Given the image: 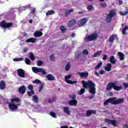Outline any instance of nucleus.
Listing matches in <instances>:
<instances>
[{
    "label": "nucleus",
    "instance_id": "nucleus-1",
    "mask_svg": "<svg viewBox=\"0 0 128 128\" xmlns=\"http://www.w3.org/2000/svg\"><path fill=\"white\" fill-rule=\"evenodd\" d=\"M82 88H89V92L90 94H92V95L89 96L88 98L90 100H92L94 96V95L96 94V84L92 82V81L88 80V82H86L85 80H82Z\"/></svg>",
    "mask_w": 128,
    "mask_h": 128
},
{
    "label": "nucleus",
    "instance_id": "nucleus-2",
    "mask_svg": "<svg viewBox=\"0 0 128 128\" xmlns=\"http://www.w3.org/2000/svg\"><path fill=\"white\" fill-rule=\"evenodd\" d=\"M124 102V98H120L116 100V97H112L107 99L104 103V106H106L108 105V104L111 103V104H120Z\"/></svg>",
    "mask_w": 128,
    "mask_h": 128
},
{
    "label": "nucleus",
    "instance_id": "nucleus-3",
    "mask_svg": "<svg viewBox=\"0 0 128 128\" xmlns=\"http://www.w3.org/2000/svg\"><path fill=\"white\" fill-rule=\"evenodd\" d=\"M11 103H8V107L10 110H18V106H20V104H18L16 105L14 104V102H20V99L18 98H12L10 100Z\"/></svg>",
    "mask_w": 128,
    "mask_h": 128
},
{
    "label": "nucleus",
    "instance_id": "nucleus-4",
    "mask_svg": "<svg viewBox=\"0 0 128 128\" xmlns=\"http://www.w3.org/2000/svg\"><path fill=\"white\" fill-rule=\"evenodd\" d=\"M112 88L114 90L118 92V90H122L123 88H122V86H118L116 85V83L114 82L108 83L106 87V90H108V92H110L112 90Z\"/></svg>",
    "mask_w": 128,
    "mask_h": 128
},
{
    "label": "nucleus",
    "instance_id": "nucleus-5",
    "mask_svg": "<svg viewBox=\"0 0 128 128\" xmlns=\"http://www.w3.org/2000/svg\"><path fill=\"white\" fill-rule=\"evenodd\" d=\"M98 38V35L96 32L92 34H91L86 36V42H92L94 40H96Z\"/></svg>",
    "mask_w": 128,
    "mask_h": 128
},
{
    "label": "nucleus",
    "instance_id": "nucleus-6",
    "mask_svg": "<svg viewBox=\"0 0 128 128\" xmlns=\"http://www.w3.org/2000/svg\"><path fill=\"white\" fill-rule=\"evenodd\" d=\"M116 14V10L114 9H112L109 11V14L106 16V21L108 22H112V18Z\"/></svg>",
    "mask_w": 128,
    "mask_h": 128
},
{
    "label": "nucleus",
    "instance_id": "nucleus-7",
    "mask_svg": "<svg viewBox=\"0 0 128 128\" xmlns=\"http://www.w3.org/2000/svg\"><path fill=\"white\" fill-rule=\"evenodd\" d=\"M0 26L2 28H12V22H6L4 20L0 22Z\"/></svg>",
    "mask_w": 128,
    "mask_h": 128
},
{
    "label": "nucleus",
    "instance_id": "nucleus-8",
    "mask_svg": "<svg viewBox=\"0 0 128 128\" xmlns=\"http://www.w3.org/2000/svg\"><path fill=\"white\" fill-rule=\"evenodd\" d=\"M72 78V74H69L68 76H65V82L68 84H78V81L76 80H72L70 78Z\"/></svg>",
    "mask_w": 128,
    "mask_h": 128
},
{
    "label": "nucleus",
    "instance_id": "nucleus-9",
    "mask_svg": "<svg viewBox=\"0 0 128 128\" xmlns=\"http://www.w3.org/2000/svg\"><path fill=\"white\" fill-rule=\"evenodd\" d=\"M104 122L106 124H112L115 128L118 127V122L116 120H110L108 118H106L104 120Z\"/></svg>",
    "mask_w": 128,
    "mask_h": 128
},
{
    "label": "nucleus",
    "instance_id": "nucleus-10",
    "mask_svg": "<svg viewBox=\"0 0 128 128\" xmlns=\"http://www.w3.org/2000/svg\"><path fill=\"white\" fill-rule=\"evenodd\" d=\"M32 70L34 74H37V72H42V74H46V71L42 70V68H38L36 67H32Z\"/></svg>",
    "mask_w": 128,
    "mask_h": 128
},
{
    "label": "nucleus",
    "instance_id": "nucleus-11",
    "mask_svg": "<svg viewBox=\"0 0 128 128\" xmlns=\"http://www.w3.org/2000/svg\"><path fill=\"white\" fill-rule=\"evenodd\" d=\"M88 22V18H83L81 20H80L78 22V24L79 26H84L86 24V22Z\"/></svg>",
    "mask_w": 128,
    "mask_h": 128
},
{
    "label": "nucleus",
    "instance_id": "nucleus-12",
    "mask_svg": "<svg viewBox=\"0 0 128 128\" xmlns=\"http://www.w3.org/2000/svg\"><path fill=\"white\" fill-rule=\"evenodd\" d=\"M76 24V21L74 19H72L68 21L67 24L68 28H72V26Z\"/></svg>",
    "mask_w": 128,
    "mask_h": 128
},
{
    "label": "nucleus",
    "instance_id": "nucleus-13",
    "mask_svg": "<svg viewBox=\"0 0 128 128\" xmlns=\"http://www.w3.org/2000/svg\"><path fill=\"white\" fill-rule=\"evenodd\" d=\"M18 76L20 78H24V70L22 68L17 70Z\"/></svg>",
    "mask_w": 128,
    "mask_h": 128
},
{
    "label": "nucleus",
    "instance_id": "nucleus-14",
    "mask_svg": "<svg viewBox=\"0 0 128 128\" xmlns=\"http://www.w3.org/2000/svg\"><path fill=\"white\" fill-rule=\"evenodd\" d=\"M78 74L81 78H86L88 76V72H81Z\"/></svg>",
    "mask_w": 128,
    "mask_h": 128
},
{
    "label": "nucleus",
    "instance_id": "nucleus-15",
    "mask_svg": "<svg viewBox=\"0 0 128 128\" xmlns=\"http://www.w3.org/2000/svg\"><path fill=\"white\" fill-rule=\"evenodd\" d=\"M96 114V110H88L86 112V116H90L92 114Z\"/></svg>",
    "mask_w": 128,
    "mask_h": 128
},
{
    "label": "nucleus",
    "instance_id": "nucleus-16",
    "mask_svg": "<svg viewBox=\"0 0 128 128\" xmlns=\"http://www.w3.org/2000/svg\"><path fill=\"white\" fill-rule=\"evenodd\" d=\"M69 106H76V104H78V100H72L68 102Z\"/></svg>",
    "mask_w": 128,
    "mask_h": 128
},
{
    "label": "nucleus",
    "instance_id": "nucleus-17",
    "mask_svg": "<svg viewBox=\"0 0 128 128\" xmlns=\"http://www.w3.org/2000/svg\"><path fill=\"white\" fill-rule=\"evenodd\" d=\"M6 82L4 80H1L0 81V90H5L6 87Z\"/></svg>",
    "mask_w": 128,
    "mask_h": 128
},
{
    "label": "nucleus",
    "instance_id": "nucleus-18",
    "mask_svg": "<svg viewBox=\"0 0 128 128\" xmlns=\"http://www.w3.org/2000/svg\"><path fill=\"white\" fill-rule=\"evenodd\" d=\"M18 92L20 94H24L26 92V86L24 85H22V86L19 87Z\"/></svg>",
    "mask_w": 128,
    "mask_h": 128
},
{
    "label": "nucleus",
    "instance_id": "nucleus-19",
    "mask_svg": "<svg viewBox=\"0 0 128 128\" xmlns=\"http://www.w3.org/2000/svg\"><path fill=\"white\" fill-rule=\"evenodd\" d=\"M46 78L48 80H50V82L54 80H55L54 77L52 74H48L47 76H46Z\"/></svg>",
    "mask_w": 128,
    "mask_h": 128
},
{
    "label": "nucleus",
    "instance_id": "nucleus-20",
    "mask_svg": "<svg viewBox=\"0 0 128 128\" xmlns=\"http://www.w3.org/2000/svg\"><path fill=\"white\" fill-rule=\"evenodd\" d=\"M116 35L113 34L111 36H110V38L108 39V42H114V40H116Z\"/></svg>",
    "mask_w": 128,
    "mask_h": 128
},
{
    "label": "nucleus",
    "instance_id": "nucleus-21",
    "mask_svg": "<svg viewBox=\"0 0 128 128\" xmlns=\"http://www.w3.org/2000/svg\"><path fill=\"white\" fill-rule=\"evenodd\" d=\"M36 42V38H31L27 39L26 40V42H32V44H34Z\"/></svg>",
    "mask_w": 128,
    "mask_h": 128
},
{
    "label": "nucleus",
    "instance_id": "nucleus-22",
    "mask_svg": "<svg viewBox=\"0 0 128 128\" xmlns=\"http://www.w3.org/2000/svg\"><path fill=\"white\" fill-rule=\"evenodd\" d=\"M110 62V64H114L116 62V59L114 58V56H112L110 59H109Z\"/></svg>",
    "mask_w": 128,
    "mask_h": 128
},
{
    "label": "nucleus",
    "instance_id": "nucleus-23",
    "mask_svg": "<svg viewBox=\"0 0 128 128\" xmlns=\"http://www.w3.org/2000/svg\"><path fill=\"white\" fill-rule=\"evenodd\" d=\"M102 51L100 50V51L97 52L96 53L94 54L92 56V58H98V56H100L102 54Z\"/></svg>",
    "mask_w": 128,
    "mask_h": 128
},
{
    "label": "nucleus",
    "instance_id": "nucleus-24",
    "mask_svg": "<svg viewBox=\"0 0 128 128\" xmlns=\"http://www.w3.org/2000/svg\"><path fill=\"white\" fill-rule=\"evenodd\" d=\"M118 54L120 60H124V54L122 52H118Z\"/></svg>",
    "mask_w": 128,
    "mask_h": 128
},
{
    "label": "nucleus",
    "instance_id": "nucleus-25",
    "mask_svg": "<svg viewBox=\"0 0 128 128\" xmlns=\"http://www.w3.org/2000/svg\"><path fill=\"white\" fill-rule=\"evenodd\" d=\"M34 36L36 38H40L42 36V32H40V31L36 32L34 33Z\"/></svg>",
    "mask_w": 128,
    "mask_h": 128
},
{
    "label": "nucleus",
    "instance_id": "nucleus-26",
    "mask_svg": "<svg viewBox=\"0 0 128 128\" xmlns=\"http://www.w3.org/2000/svg\"><path fill=\"white\" fill-rule=\"evenodd\" d=\"M32 98L33 102H34L35 104H38V96L34 95L32 96Z\"/></svg>",
    "mask_w": 128,
    "mask_h": 128
},
{
    "label": "nucleus",
    "instance_id": "nucleus-27",
    "mask_svg": "<svg viewBox=\"0 0 128 128\" xmlns=\"http://www.w3.org/2000/svg\"><path fill=\"white\" fill-rule=\"evenodd\" d=\"M29 58H30V60L32 61L36 60V57H34V55L32 52L29 53Z\"/></svg>",
    "mask_w": 128,
    "mask_h": 128
},
{
    "label": "nucleus",
    "instance_id": "nucleus-28",
    "mask_svg": "<svg viewBox=\"0 0 128 128\" xmlns=\"http://www.w3.org/2000/svg\"><path fill=\"white\" fill-rule=\"evenodd\" d=\"M52 14H54V10H50L46 12V16H52Z\"/></svg>",
    "mask_w": 128,
    "mask_h": 128
},
{
    "label": "nucleus",
    "instance_id": "nucleus-29",
    "mask_svg": "<svg viewBox=\"0 0 128 128\" xmlns=\"http://www.w3.org/2000/svg\"><path fill=\"white\" fill-rule=\"evenodd\" d=\"M28 90H30L31 92H32V94H34V86L32 85V84H30L28 86Z\"/></svg>",
    "mask_w": 128,
    "mask_h": 128
},
{
    "label": "nucleus",
    "instance_id": "nucleus-30",
    "mask_svg": "<svg viewBox=\"0 0 128 128\" xmlns=\"http://www.w3.org/2000/svg\"><path fill=\"white\" fill-rule=\"evenodd\" d=\"M70 63L68 62L65 66V70L66 72L70 70Z\"/></svg>",
    "mask_w": 128,
    "mask_h": 128
},
{
    "label": "nucleus",
    "instance_id": "nucleus-31",
    "mask_svg": "<svg viewBox=\"0 0 128 128\" xmlns=\"http://www.w3.org/2000/svg\"><path fill=\"white\" fill-rule=\"evenodd\" d=\"M64 112L66 114H68V116H70V109L68 108L65 107L64 108Z\"/></svg>",
    "mask_w": 128,
    "mask_h": 128
},
{
    "label": "nucleus",
    "instance_id": "nucleus-32",
    "mask_svg": "<svg viewBox=\"0 0 128 128\" xmlns=\"http://www.w3.org/2000/svg\"><path fill=\"white\" fill-rule=\"evenodd\" d=\"M74 9H70L69 10H67L66 12H65L64 14V16H68V14H70V12H74Z\"/></svg>",
    "mask_w": 128,
    "mask_h": 128
},
{
    "label": "nucleus",
    "instance_id": "nucleus-33",
    "mask_svg": "<svg viewBox=\"0 0 128 128\" xmlns=\"http://www.w3.org/2000/svg\"><path fill=\"white\" fill-rule=\"evenodd\" d=\"M126 30H128V26H126L122 30V34L124 36L126 35Z\"/></svg>",
    "mask_w": 128,
    "mask_h": 128
},
{
    "label": "nucleus",
    "instance_id": "nucleus-34",
    "mask_svg": "<svg viewBox=\"0 0 128 128\" xmlns=\"http://www.w3.org/2000/svg\"><path fill=\"white\" fill-rule=\"evenodd\" d=\"M102 66V62H100L98 64L97 66H96L94 68V70H98L100 68V66Z\"/></svg>",
    "mask_w": 128,
    "mask_h": 128
},
{
    "label": "nucleus",
    "instance_id": "nucleus-35",
    "mask_svg": "<svg viewBox=\"0 0 128 128\" xmlns=\"http://www.w3.org/2000/svg\"><path fill=\"white\" fill-rule=\"evenodd\" d=\"M84 92H86V89H84V88H82L78 92V94H80V96H82V94H83Z\"/></svg>",
    "mask_w": 128,
    "mask_h": 128
},
{
    "label": "nucleus",
    "instance_id": "nucleus-36",
    "mask_svg": "<svg viewBox=\"0 0 128 128\" xmlns=\"http://www.w3.org/2000/svg\"><path fill=\"white\" fill-rule=\"evenodd\" d=\"M14 62H22V60H24V58H14L13 59Z\"/></svg>",
    "mask_w": 128,
    "mask_h": 128
},
{
    "label": "nucleus",
    "instance_id": "nucleus-37",
    "mask_svg": "<svg viewBox=\"0 0 128 128\" xmlns=\"http://www.w3.org/2000/svg\"><path fill=\"white\" fill-rule=\"evenodd\" d=\"M50 114L51 116H52V118H56V113H54V112H50Z\"/></svg>",
    "mask_w": 128,
    "mask_h": 128
},
{
    "label": "nucleus",
    "instance_id": "nucleus-38",
    "mask_svg": "<svg viewBox=\"0 0 128 128\" xmlns=\"http://www.w3.org/2000/svg\"><path fill=\"white\" fill-rule=\"evenodd\" d=\"M70 98H71L72 100H76V96L74 94H72L69 96Z\"/></svg>",
    "mask_w": 128,
    "mask_h": 128
},
{
    "label": "nucleus",
    "instance_id": "nucleus-39",
    "mask_svg": "<svg viewBox=\"0 0 128 128\" xmlns=\"http://www.w3.org/2000/svg\"><path fill=\"white\" fill-rule=\"evenodd\" d=\"M25 62L26 64H30V60L28 58H25Z\"/></svg>",
    "mask_w": 128,
    "mask_h": 128
},
{
    "label": "nucleus",
    "instance_id": "nucleus-40",
    "mask_svg": "<svg viewBox=\"0 0 128 128\" xmlns=\"http://www.w3.org/2000/svg\"><path fill=\"white\" fill-rule=\"evenodd\" d=\"M42 64H43L42 61H41V60H38L37 61V66H42Z\"/></svg>",
    "mask_w": 128,
    "mask_h": 128
},
{
    "label": "nucleus",
    "instance_id": "nucleus-41",
    "mask_svg": "<svg viewBox=\"0 0 128 128\" xmlns=\"http://www.w3.org/2000/svg\"><path fill=\"white\" fill-rule=\"evenodd\" d=\"M44 83H42L40 86H39L40 92L42 90V88H44Z\"/></svg>",
    "mask_w": 128,
    "mask_h": 128
},
{
    "label": "nucleus",
    "instance_id": "nucleus-42",
    "mask_svg": "<svg viewBox=\"0 0 128 128\" xmlns=\"http://www.w3.org/2000/svg\"><path fill=\"white\" fill-rule=\"evenodd\" d=\"M50 60L52 62H54V60H56V58H54V54H52L50 56Z\"/></svg>",
    "mask_w": 128,
    "mask_h": 128
},
{
    "label": "nucleus",
    "instance_id": "nucleus-43",
    "mask_svg": "<svg viewBox=\"0 0 128 128\" xmlns=\"http://www.w3.org/2000/svg\"><path fill=\"white\" fill-rule=\"evenodd\" d=\"M92 8H94V6L92 5H88L87 6V10H92Z\"/></svg>",
    "mask_w": 128,
    "mask_h": 128
},
{
    "label": "nucleus",
    "instance_id": "nucleus-44",
    "mask_svg": "<svg viewBox=\"0 0 128 128\" xmlns=\"http://www.w3.org/2000/svg\"><path fill=\"white\" fill-rule=\"evenodd\" d=\"M34 84H42V82L38 79H36L33 82Z\"/></svg>",
    "mask_w": 128,
    "mask_h": 128
},
{
    "label": "nucleus",
    "instance_id": "nucleus-45",
    "mask_svg": "<svg viewBox=\"0 0 128 128\" xmlns=\"http://www.w3.org/2000/svg\"><path fill=\"white\" fill-rule=\"evenodd\" d=\"M60 30L62 31V32L63 34L64 33V26H62L60 28Z\"/></svg>",
    "mask_w": 128,
    "mask_h": 128
},
{
    "label": "nucleus",
    "instance_id": "nucleus-46",
    "mask_svg": "<svg viewBox=\"0 0 128 128\" xmlns=\"http://www.w3.org/2000/svg\"><path fill=\"white\" fill-rule=\"evenodd\" d=\"M101 8H106L108 6V5L106 3H102L100 4Z\"/></svg>",
    "mask_w": 128,
    "mask_h": 128
},
{
    "label": "nucleus",
    "instance_id": "nucleus-47",
    "mask_svg": "<svg viewBox=\"0 0 128 128\" xmlns=\"http://www.w3.org/2000/svg\"><path fill=\"white\" fill-rule=\"evenodd\" d=\"M83 54H86V56H88V51L86 50H84L82 52Z\"/></svg>",
    "mask_w": 128,
    "mask_h": 128
},
{
    "label": "nucleus",
    "instance_id": "nucleus-48",
    "mask_svg": "<svg viewBox=\"0 0 128 128\" xmlns=\"http://www.w3.org/2000/svg\"><path fill=\"white\" fill-rule=\"evenodd\" d=\"M122 86H124L125 88H128V83H126V82L122 83Z\"/></svg>",
    "mask_w": 128,
    "mask_h": 128
},
{
    "label": "nucleus",
    "instance_id": "nucleus-49",
    "mask_svg": "<svg viewBox=\"0 0 128 128\" xmlns=\"http://www.w3.org/2000/svg\"><path fill=\"white\" fill-rule=\"evenodd\" d=\"M128 14V11H126L124 12H120V14H121V16H126V14Z\"/></svg>",
    "mask_w": 128,
    "mask_h": 128
},
{
    "label": "nucleus",
    "instance_id": "nucleus-50",
    "mask_svg": "<svg viewBox=\"0 0 128 128\" xmlns=\"http://www.w3.org/2000/svg\"><path fill=\"white\" fill-rule=\"evenodd\" d=\"M105 70H106V72H110V70H112V69L107 66L105 68Z\"/></svg>",
    "mask_w": 128,
    "mask_h": 128
},
{
    "label": "nucleus",
    "instance_id": "nucleus-51",
    "mask_svg": "<svg viewBox=\"0 0 128 128\" xmlns=\"http://www.w3.org/2000/svg\"><path fill=\"white\" fill-rule=\"evenodd\" d=\"M36 12V8H34L30 11V14H34Z\"/></svg>",
    "mask_w": 128,
    "mask_h": 128
},
{
    "label": "nucleus",
    "instance_id": "nucleus-52",
    "mask_svg": "<svg viewBox=\"0 0 128 128\" xmlns=\"http://www.w3.org/2000/svg\"><path fill=\"white\" fill-rule=\"evenodd\" d=\"M106 58H108V55H104L103 58H102V60H106Z\"/></svg>",
    "mask_w": 128,
    "mask_h": 128
},
{
    "label": "nucleus",
    "instance_id": "nucleus-53",
    "mask_svg": "<svg viewBox=\"0 0 128 128\" xmlns=\"http://www.w3.org/2000/svg\"><path fill=\"white\" fill-rule=\"evenodd\" d=\"M99 72L100 74H104V72H106L102 70Z\"/></svg>",
    "mask_w": 128,
    "mask_h": 128
},
{
    "label": "nucleus",
    "instance_id": "nucleus-54",
    "mask_svg": "<svg viewBox=\"0 0 128 128\" xmlns=\"http://www.w3.org/2000/svg\"><path fill=\"white\" fill-rule=\"evenodd\" d=\"M27 94H28V96H32V91H30V92L28 91L27 92Z\"/></svg>",
    "mask_w": 128,
    "mask_h": 128
},
{
    "label": "nucleus",
    "instance_id": "nucleus-55",
    "mask_svg": "<svg viewBox=\"0 0 128 128\" xmlns=\"http://www.w3.org/2000/svg\"><path fill=\"white\" fill-rule=\"evenodd\" d=\"M76 36V34L72 32L70 35V38H74V36Z\"/></svg>",
    "mask_w": 128,
    "mask_h": 128
},
{
    "label": "nucleus",
    "instance_id": "nucleus-56",
    "mask_svg": "<svg viewBox=\"0 0 128 128\" xmlns=\"http://www.w3.org/2000/svg\"><path fill=\"white\" fill-rule=\"evenodd\" d=\"M107 66L112 69V64L110 63H108L107 64Z\"/></svg>",
    "mask_w": 128,
    "mask_h": 128
},
{
    "label": "nucleus",
    "instance_id": "nucleus-57",
    "mask_svg": "<svg viewBox=\"0 0 128 128\" xmlns=\"http://www.w3.org/2000/svg\"><path fill=\"white\" fill-rule=\"evenodd\" d=\"M24 8H30V4L27 5L25 6Z\"/></svg>",
    "mask_w": 128,
    "mask_h": 128
},
{
    "label": "nucleus",
    "instance_id": "nucleus-58",
    "mask_svg": "<svg viewBox=\"0 0 128 128\" xmlns=\"http://www.w3.org/2000/svg\"><path fill=\"white\" fill-rule=\"evenodd\" d=\"M94 74H95V76H100V74H99L98 72H95Z\"/></svg>",
    "mask_w": 128,
    "mask_h": 128
},
{
    "label": "nucleus",
    "instance_id": "nucleus-59",
    "mask_svg": "<svg viewBox=\"0 0 128 128\" xmlns=\"http://www.w3.org/2000/svg\"><path fill=\"white\" fill-rule=\"evenodd\" d=\"M28 52V49H26V48H25L24 49V52Z\"/></svg>",
    "mask_w": 128,
    "mask_h": 128
},
{
    "label": "nucleus",
    "instance_id": "nucleus-60",
    "mask_svg": "<svg viewBox=\"0 0 128 128\" xmlns=\"http://www.w3.org/2000/svg\"><path fill=\"white\" fill-rule=\"evenodd\" d=\"M29 22H30V24H32V19L30 20H29Z\"/></svg>",
    "mask_w": 128,
    "mask_h": 128
},
{
    "label": "nucleus",
    "instance_id": "nucleus-61",
    "mask_svg": "<svg viewBox=\"0 0 128 128\" xmlns=\"http://www.w3.org/2000/svg\"><path fill=\"white\" fill-rule=\"evenodd\" d=\"M118 2H119V4H122V0H119V1H118Z\"/></svg>",
    "mask_w": 128,
    "mask_h": 128
},
{
    "label": "nucleus",
    "instance_id": "nucleus-62",
    "mask_svg": "<svg viewBox=\"0 0 128 128\" xmlns=\"http://www.w3.org/2000/svg\"><path fill=\"white\" fill-rule=\"evenodd\" d=\"M78 14H84V12H78Z\"/></svg>",
    "mask_w": 128,
    "mask_h": 128
},
{
    "label": "nucleus",
    "instance_id": "nucleus-63",
    "mask_svg": "<svg viewBox=\"0 0 128 128\" xmlns=\"http://www.w3.org/2000/svg\"><path fill=\"white\" fill-rule=\"evenodd\" d=\"M125 128H128V124L125 125Z\"/></svg>",
    "mask_w": 128,
    "mask_h": 128
},
{
    "label": "nucleus",
    "instance_id": "nucleus-64",
    "mask_svg": "<svg viewBox=\"0 0 128 128\" xmlns=\"http://www.w3.org/2000/svg\"><path fill=\"white\" fill-rule=\"evenodd\" d=\"M64 128H68V127L67 126H65Z\"/></svg>",
    "mask_w": 128,
    "mask_h": 128
}]
</instances>
